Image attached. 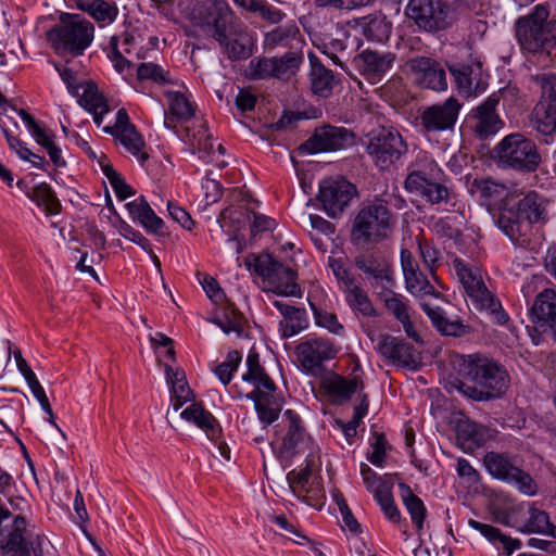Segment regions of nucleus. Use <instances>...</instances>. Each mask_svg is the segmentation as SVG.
I'll list each match as a JSON object with an SVG mask.
<instances>
[{
	"instance_id": "nucleus-37",
	"label": "nucleus",
	"mask_w": 556,
	"mask_h": 556,
	"mask_svg": "<svg viewBox=\"0 0 556 556\" xmlns=\"http://www.w3.org/2000/svg\"><path fill=\"white\" fill-rule=\"evenodd\" d=\"M83 93L79 97L78 103L88 112L93 115V121L98 126H101L104 115L109 113L110 108L106 99L99 91L96 85L88 83L81 85Z\"/></svg>"
},
{
	"instance_id": "nucleus-32",
	"label": "nucleus",
	"mask_w": 556,
	"mask_h": 556,
	"mask_svg": "<svg viewBox=\"0 0 556 556\" xmlns=\"http://www.w3.org/2000/svg\"><path fill=\"white\" fill-rule=\"evenodd\" d=\"M470 192L477 194L485 205L498 208L505 202L515 200L508 186L492 178L475 179L471 182Z\"/></svg>"
},
{
	"instance_id": "nucleus-2",
	"label": "nucleus",
	"mask_w": 556,
	"mask_h": 556,
	"mask_svg": "<svg viewBox=\"0 0 556 556\" xmlns=\"http://www.w3.org/2000/svg\"><path fill=\"white\" fill-rule=\"evenodd\" d=\"M514 33L523 55H545L556 60V18L546 5L536 4L514 23Z\"/></svg>"
},
{
	"instance_id": "nucleus-26",
	"label": "nucleus",
	"mask_w": 556,
	"mask_h": 556,
	"mask_svg": "<svg viewBox=\"0 0 556 556\" xmlns=\"http://www.w3.org/2000/svg\"><path fill=\"white\" fill-rule=\"evenodd\" d=\"M410 71L417 75L419 84L437 91L447 87L446 74L439 62L433 59L418 56L408 62Z\"/></svg>"
},
{
	"instance_id": "nucleus-51",
	"label": "nucleus",
	"mask_w": 556,
	"mask_h": 556,
	"mask_svg": "<svg viewBox=\"0 0 556 556\" xmlns=\"http://www.w3.org/2000/svg\"><path fill=\"white\" fill-rule=\"evenodd\" d=\"M350 35L346 31L342 33L340 38H331L321 46V51L328 55L332 62L340 67L344 66V59L351 55L350 47Z\"/></svg>"
},
{
	"instance_id": "nucleus-40",
	"label": "nucleus",
	"mask_w": 556,
	"mask_h": 556,
	"mask_svg": "<svg viewBox=\"0 0 556 556\" xmlns=\"http://www.w3.org/2000/svg\"><path fill=\"white\" fill-rule=\"evenodd\" d=\"M177 137L189 144L192 153H204L207 156H211V161L216 162L220 167H224L228 164L227 161L219 160V156L224 155L225 149L222 144H218L217 150L215 151L211 135L206 136L202 141V139H198L197 135H190V127L186 126L181 128V132L178 134Z\"/></svg>"
},
{
	"instance_id": "nucleus-30",
	"label": "nucleus",
	"mask_w": 556,
	"mask_h": 556,
	"mask_svg": "<svg viewBox=\"0 0 556 556\" xmlns=\"http://www.w3.org/2000/svg\"><path fill=\"white\" fill-rule=\"evenodd\" d=\"M230 60H245L253 53V40L244 27L231 26V30L216 40Z\"/></svg>"
},
{
	"instance_id": "nucleus-63",
	"label": "nucleus",
	"mask_w": 556,
	"mask_h": 556,
	"mask_svg": "<svg viewBox=\"0 0 556 556\" xmlns=\"http://www.w3.org/2000/svg\"><path fill=\"white\" fill-rule=\"evenodd\" d=\"M534 81L541 88V97L538 102L556 108V75L541 74L534 77Z\"/></svg>"
},
{
	"instance_id": "nucleus-15",
	"label": "nucleus",
	"mask_w": 556,
	"mask_h": 556,
	"mask_svg": "<svg viewBox=\"0 0 556 556\" xmlns=\"http://www.w3.org/2000/svg\"><path fill=\"white\" fill-rule=\"evenodd\" d=\"M460 108V103L451 97L442 103L422 109L416 118V125L428 134L452 129L457 122Z\"/></svg>"
},
{
	"instance_id": "nucleus-28",
	"label": "nucleus",
	"mask_w": 556,
	"mask_h": 556,
	"mask_svg": "<svg viewBox=\"0 0 556 556\" xmlns=\"http://www.w3.org/2000/svg\"><path fill=\"white\" fill-rule=\"evenodd\" d=\"M529 126L540 142L553 143L556 136V108L538 102L529 115Z\"/></svg>"
},
{
	"instance_id": "nucleus-53",
	"label": "nucleus",
	"mask_w": 556,
	"mask_h": 556,
	"mask_svg": "<svg viewBox=\"0 0 556 556\" xmlns=\"http://www.w3.org/2000/svg\"><path fill=\"white\" fill-rule=\"evenodd\" d=\"M29 197L38 206H42L48 214H58L61 211L59 199L52 188L46 182L37 185Z\"/></svg>"
},
{
	"instance_id": "nucleus-6",
	"label": "nucleus",
	"mask_w": 556,
	"mask_h": 556,
	"mask_svg": "<svg viewBox=\"0 0 556 556\" xmlns=\"http://www.w3.org/2000/svg\"><path fill=\"white\" fill-rule=\"evenodd\" d=\"M498 166L518 172H534L541 163L536 144L522 134L505 136L495 147Z\"/></svg>"
},
{
	"instance_id": "nucleus-64",
	"label": "nucleus",
	"mask_w": 556,
	"mask_h": 556,
	"mask_svg": "<svg viewBox=\"0 0 556 556\" xmlns=\"http://www.w3.org/2000/svg\"><path fill=\"white\" fill-rule=\"evenodd\" d=\"M328 265L331 268L338 282L340 283L342 291L358 282L356 278L351 274L350 269L345 266V263L341 257L336 258L330 256L328 258Z\"/></svg>"
},
{
	"instance_id": "nucleus-42",
	"label": "nucleus",
	"mask_w": 556,
	"mask_h": 556,
	"mask_svg": "<svg viewBox=\"0 0 556 556\" xmlns=\"http://www.w3.org/2000/svg\"><path fill=\"white\" fill-rule=\"evenodd\" d=\"M359 27L365 38L374 42H386L392 33V23L382 14H374L361 18Z\"/></svg>"
},
{
	"instance_id": "nucleus-21",
	"label": "nucleus",
	"mask_w": 556,
	"mask_h": 556,
	"mask_svg": "<svg viewBox=\"0 0 556 556\" xmlns=\"http://www.w3.org/2000/svg\"><path fill=\"white\" fill-rule=\"evenodd\" d=\"M353 142V134L343 127L326 125L315 130L314 135L301 146L308 153L337 151Z\"/></svg>"
},
{
	"instance_id": "nucleus-60",
	"label": "nucleus",
	"mask_w": 556,
	"mask_h": 556,
	"mask_svg": "<svg viewBox=\"0 0 556 556\" xmlns=\"http://www.w3.org/2000/svg\"><path fill=\"white\" fill-rule=\"evenodd\" d=\"M457 439L464 443L481 445L484 441L483 428L471 420H459L456 426Z\"/></svg>"
},
{
	"instance_id": "nucleus-62",
	"label": "nucleus",
	"mask_w": 556,
	"mask_h": 556,
	"mask_svg": "<svg viewBox=\"0 0 556 556\" xmlns=\"http://www.w3.org/2000/svg\"><path fill=\"white\" fill-rule=\"evenodd\" d=\"M137 77L140 80H152L156 84H169V73L161 65L152 62L140 63L137 67Z\"/></svg>"
},
{
	"instance_id": "nucleus-10",
	"label": "nucleus",
	"mask_w": 556,
	"mask_h": 556,
	"mask_svg": "<svg viewBox=\"0 0 556 556\" xmlns=\"http://www.w3.org/2000/svg\"><path fill=\"white\" fill-rule=\"evenodd\" d=\"M302 63V51H288L280 58H255L249 63L248 75L252 79H289L295 75Z\"/></svg>"
},
{
	"instance_id": "nucleus-24",
	"label": "nucleus",
	"mask_w": 556,
	"mask_h": 556,
	"mask_svg": "<svg viewBox=\"0 0 556 556\" xmlns=\"http://www.w3.org/2000/svg\"><path fill=\"white\" fill-rule=\"evenodd\" d=\"M444 172L427 152L420 151L408 167L404 181L405 189H417L420 184L431 180H444Z\"/></svg>"
},
{
	"instance_id": "nucleus-56",
	"label": "nucleus",
	"mask_w": 556,
	"mask_h": 556,
	"mask_svg": "<svg viewBox=\"0 0 556 556\" xmlns=\"http://www.w3.org/2000/svg\"><path fill=\"white\" fill-rule=\"evenodd\" d=\"M307 326L306 313L304 309L294 307L279 321V329L283 338H290Z\"/></svg>"
},
{
	"instance_id": "nucleus-23",
	"label": "nucleus",
	"mask_w": 556,
	"mask_h": 556,
	"mask_svg": "<svg viewBox=\"0 0 556 556\" xmlns=\"http://www.w3.org/2000/svg\"><path fill=\"white\" fill-rule=\"evenodd\" d=\"M247 396L253 400L257 417L262 424L267 426L278 419L283 406V399L277 393L275 383L267 382L265 389L253 390Z\"/></svg>"
},
{
	"instance_id": "nucleus-13",
	"label": "nucleus",
	"mask_w": 556,
	"mask_h": 556,
	"mask_svg": "<svg viewBox=\"0 0 556 556\" xmlns=\"http://www.w3.org/2000/svg\"><path fill=\"white\" fill-rule=\"evenodd\" d=\"M453 269L476 308L494 307V295L486 288L481 270L477 266L455 258Z\"/></svg>"
},
{
	"instance_id": "nucleus-46",
	"label": "nucleus",
	"mask_w": 556,
	"mask_h": 556,
	"mask_svg": "<svg viewBox=\"0 0 556 556\" xmlns=\"http://www.w3.org/2000/svg\"><path fill=\"white\" fill-rule=\"evenodd\" d=\"M516 528L523 533H540L556 539V526L551 522L547 513L534 507L529 509L527 520Z\"/></svg>"
},
{
	"instance_id": "nucleus-61",
	"label": "nucleus",
	"mask_w": 556,
	"mask_h": 556,
	"mask_svg": "<svg viewBox=\"0 0 556 556\" xmlns=\"http://www.w3.org/2000/svg\"><path fill=\"white\" fill-rule=\"evenodd\" d=\"M20 116L26 124L29 132L35 138L37 143L42 146L45 149L54 144V136L51 131L46 128L40 127V125L35 121V118L25 110L21 109L18 111Z\"/></svg>"
},
{
	"instance_id": "nucleus-58",
	"label": "nucleus",
	"mask_w": 556,
	"mask_h": 556,
	"mask_svg": "<svg viewBox=\"0 0 556 556\" xmlns=\"http://www.w3.org/2000/svg\"><path fill=\"white\" fill-rule=\"evenodd\" d=\"M391 489L392 486L390 484H380V486L375 490L374 497L389 520L400 522L401 513L394 503Z\"/></svg>"
},
{
	"instance_id": "nucleus-50",
	"label": "nucleus",
	"mask_w": 556,
	"mask_h": 556,
	"mask_svg": "<svg viewBox=\"0 0 556 556\" xmlns=\"http://www.w3.org/2000/svg\"><path fill=\"white\" fill-rule=\"evenodd\" d=\"M242 379L251 382L254 386V390L265 389V387H267V382L275 383L261 366L260 355L254 351H251L248 354L247 372L243 374Z\"/></svg>"
},
{
	"instance_id": "nucleus-55",
	"label": "nucleus",
	"mask_w": 556,
	"mask_h": 556,
	"mask_svg": "<svg viewBox=\"0 0 556 556\" xmlns=\"http://www.w3.org/2000/svg\"><path fill=\"white\" fill-rule=\"evenodd\" d=\"M451 74L453 75L455 83L463 92L470 94L477 90V87H473V81L477 79V72L480 71V67H473L471 65H451L448 66Z\"/></svg>"
},
{
	"instance_id": "nucleus-18",
	"label": "nucleus",
	"mask_w": 556,
	"mask_h": 556,
	"mask_svg": "<svg viewBox=\"0 0 556 556\" xmlns=\"http://www.w3.org/2000/svg\"><path fill=\"white\" fill-rule=\"evenodd\" d=\"M356 187L342 177L325 179L319 185L318 201L330 217H337L356 195Z\"/></svg>"
},
{
	"instance_id": "nucleus-19",
	"label": "nucleus",
	"mask_w": 556,
	"mask_h": 556,
	"mask_svg": "<svg viewBox=\"0 0 556 556\" xmlns=\"http://www.w3.org/2000/svg\"><path fill=\"white\" fill-rule=\"evenodd\" d=\"M103 131L112 135L140 164L149 159L143 138L137 131L135 125L130 123L125 109L117 111L115 122L105 125Z\"/></svg>"
},
{
	"instance_id": "nucleus-48",
	"label": "nucleus",
	"mask_w": 556,
	"mask_h": 556,
	"mask_svg": "<svg viewBox=\"0 0 556 556\" xmlns=\"http://www.w3.org/2000/svg\"><path fill=\"white\" fill-rule=\"evenodd\" d=\"M399 490L401 500L408 511L413 523L417 531H421L426 518V507L420 497L414 494L409 485L404 482H399Z\"/></svg>"
},
{
	"instance_id": "nucleus-20",
	"label": "nucleus",
	"mask_w": 556,
	"mask_h": 556,
	"mask_svg": "<svg viewBox=\"0 0 556 556\" xmlns=\"http://www.w3.org/2000/svg\"><path fill=\"white\" fill-rule=\"evenodd\" d=\"M534 329L556 342V291L546 288L539 292L529 311Z\"/></svg>"
},
{
	"instance_id": "nucleus-4",
	"label": "nucleus",
	"mask_w": 556,
	"mask_h": 556,
	"mask_svg": "<svg viewBox=\"0 0 556 556\" xmlns=\"http://www.w3.org/2000/svg\"><path fill=\"white\" fill-rule=\"evenodd\" d=\"M279 427L285 431L281 442L279 446L271 444L279 459L290 460L298 454H305V462L308 460L309 466L319 464L320 448L306 433L302 419L295 412L287 409Z\"/></svg>"
},
{
	"instance_id": "nucleus-8",
	"label": "nucleus",
	"mask_w": 556,
	"mask_h": 556,
	"mask_svg": "<svg viewBox=\"0 0 556 556\" xmlns=\"http://www.w3.org/2000/svg\"><path fill=\"white\" fill-rule=\"evenodd\" d=\"M254 271L268 283L267 290L285 296H300L301 290L295 282L296 275L270 254H262L254 258Z\"/></svg>"
},
{
	"instance_id": "nucleus-7",
	"label": "nucleus",
	"mask_w": 556,
	"mask_h": 556,
	"mask_svg": "<svg viewBox=\"0 0 556 556\" xmlns=\"http://www.w3.org/2000/svg\"><path fill=\"white\" fill-rule=\"evenodd\" d=\"M366 151L380 169H389L408 151L401 132L393 127H381L370 132Z\"/></svg>"
},
{
	"instance_id": "nucleus-3",
	"label": "nucleus",
	"mask_w": 556,
	"mask_h": 556,
	"mask_svg": "<svg viewBox=\"0 0 556 556\" xmlns=\"http://www.w3.org/2000/svg\"><path fill=\"white\" fill-rule=\"evenodd\" d=\"M94 26L79 14H62L60 23L48 31L47 38L59 54L81 55L91 45Z\"/></svg>"
},
{
	"instance_id": "nucleus-59",
	"label": "nucleus",
	"mask_w": 556,
	"mask_h": 556,
	"mask_svg": "<svg viewBox=\"0 0 556 556\" xmlns=\"http://www.w3.org/2000/svg\"><path fill=\"white\" fill-rule=\"evenodd\" d=\"M213 323L227 334L230 332L240 334L243 329L242 315L231 306H227L222 315H218L213 319Z\"/></svg>"
},
{
	"instance_id": "nucleus-38",
	"label": "nucleus",
	"mask_w": 556,
	"mask_h": 556,
	"mask_svg": "<svg viewBox=\"0 0 556 556\" xmlns=\"http://www.w3.org/2000/svg\"><path fill=\"white\" fill-rule=\"evenodd\" d=\"M165 372L167 383L170 386L172 406L174 412H178L184 404L193 399V393L189 388L184 370L166 366Z\"/></svg>"
},
{
	"instance_id": "nucleus-39",
	"label": "nucleus",
	"mask_w": 556,
	"mask_h": 556,
	"mask_svg": "<svg viewBox=\"0 0 556 556\" xmlns=\"http://www.w3.org/2000/svg\"><path fill=\"white\" fill-rule=\"evenodd\" d=\"M342 292L348 306L355 316H362L365 318H375L378 316V312L372 301L359 282L353 285L346 290H343Z\"/></svg>"
},
{
	"instance_id": "nucleus-5",
	"label": "nucleus",
	"mask_w": 556,
	"mask_h": 556,
	"mask_svg": "<svg viewBox=\"0 0 556 556\" xmlns=\"http://www.w3.org/2000/svg\"><path fill=\"white\" fill-rule=\"evenodd\" d=\"M395 225L388 202L376 198L364 203L353 224L352 236L364 243H376L389 237Z\"/></svg>"
},
{
	"instance_id": "nucleus-57",
	"label": "nucleus",
	"mask_w": 556,
	"mask_h": 556,
	"mask_svg": "<svg viewBox=\"0 0 556 556\" xmlns=\"http://www.w3.org/2000/svg\"><path fill=\"white\" fill-rule=\"evenodd\" d=\"M104 160L105 156L102 154L99 163L116 197L121 200H125L132 195V188L121 177V175L113 168V166L110 163H105Z\"/></svg>"
},
{
	"instance_id": "nucleus-16",
	"label": "nucleus",
	"mask_w": 556,
	"mask_h": 556,
	"mask_svg": "<svg viewBox=\"0 0 556 556\" xmlns=\"http://www.w3.org/2000/svg\"><path fill=\"white\" fill-rule=\"evenodd\" d=\"M198 24L215 40L224 37L235 25V16L225 0H207L201 4L195 16Z\"/></svg>"
},
{
	"instance_id": "nucleus-31",
	"label": "nucleus",
	"mask_w": 556,
	"mask_h": 556,
	"mask_svg": "<svg viewBox=\"0 0 556 556\" xmlns=\"http://www.w3.org/2000/svg\"><path fill=\"white\" fill-rule=\"evenodd\" d=\"M496 224L502 232L515 243L519 242L530 230L529 223L519 214L515 200L500 206Z\"/></svg>"
},
{
	"instance_id": "nucleus-17",
	"label": "nucleus",
	"mask_w": 556,
	"mask_h": 556,
	"mask_svg": "<svg viewBox=\"0 0 556 556\" xmlns=\"http://www.w3.org/2000/svg\"><path fill=\"white\" fill-rule=\"evenodd\" d=\"M303 469L291 470L287 475V480L293 494L304 501L307 505L316 508H321L326 495L325 490L319 477L313 476V470L318 468L317 466H309L308 460Z\"/></svg>"
},
{
	"instance_id": "nucleus-47",
	"label": "nucleus",
	"mask_w": 556,
	"mask_h": 556,
	"mask_svg": "<svg viewBox=\"0 0 556 556\" xmlns=\"http://www.w3.org/2000/svg\"><path fill=\"white\" fill-rule=\"evenodd\" d=\"M516 207L523 219L529 223V227L531 224L545 218L546 201L536 192H530L523 199L516 202Z\"/></svg>"
},
{
	"instance_id": "nucleus-34",
	"label": "nucleus",
	"mask_w": 556,
	"mask_h": 556,
	"mask_svg": "<svg viewBox=\"0 0 556 556\" xmlns=\"http://www.w3.org/2000/svg\"><path fill=\"white\" fill-rule=\"evenodd\" d=\"M362 387L357 378L346 379L334 372H328L320 381V388L336 402H346Z\"/></svg>"
},
{
	"instance_id": "nucleus-22",
	"label": "nucleus",
	"mask_w": 556,
	"mask_h": 556,
	"mask_svg": "<svg viewBox=\"0 0 556 556\" xmlns=\"http://www.w3.org/2000/svg\"><path fill=\"white\" fill-rule=\"evenodd\" d=\"M394 61V53L371 49L363 50L353 59L356 70L371 84L381 81L393 66Z\"/></svg>"
},
{
	"instance_id": "nucleus-35",
	"label": "nucleus",
	"mask_w": 556,
	"mask_h": 556,
	"mask_svg": "<svg viewBox=\"0 0 556 556\" xmlns=\"http://www.w3.org/2000/svg\"><path fill=\"white\" fill-rule=\"evenodd\" d=\"M180 417L203 430L212 441H215L222 431L216 418L201 403H192L180 413Z\"/></svg>"
},
{
	"instance_id": "nucleus-12",
	"label": "nucleus",
	"mask_w": 556,
	"mask_h": 556,
	"mask_svg": "<svg viewBox=\"0 0 556 556\" xmlns=\"http://www.w3.org/2000/svg\"><path fill=\"white\" fill-rule=\"evenodd\" d=\"M30 538L26 519L21 515L12 516L0 503V548L8 553L25 552L33 544Z\"/></svg>"
},
{
	"instance_id": "nucleus-49",
	"label": "nucleus",
	"mask_w": 556,
	"mask_h": 556,
	"mask_svg": "<svg viewBox=\"0 0 556 556\" xmlns=\"http://www.w3.org/2000/svg\"><path fill=\"white\" fill-rule=\"evenodd\" d=\"M76 8L87 12L98 23L111 24L118 14L117 7L105 0H84Z\"/></svg>"
},
{
	"instance_id": "nucleus-27",
	"label": "nucleus",
	"mask_w": 556,
	"mask_h": 556,
	"mask_svg": "<svg viewBox=\"0 0 556 556\" xmlns=\"http://www.w3.org/2000/svg\"><path fill=\"white\" fill-rule=\"evenodd\" d=\"M503 90L492 93L480 104L475 112V132L480 138H488L496 134L502 127V121L496 113V106L502 98Z\"/></svg>"
},
{
	"instance_id": "nucleus-36",
	"label": "nucleus",
	"mask_w": 556,
	"mask_h": 556,
	"mask_svg": "<svg viewBox=\"0 0 556 556\" xmlns=\"http://www.w3.org/2000/svg\"><path fill=\"white\" fill-rule=\"evenodd\" d=\"M129 215L137 220L147 231L160 233L164 223L156 216L148 201L143 197H139L126 204Z\"/></svg>"
},
{
	"instance_id": "nucleus-33",
	"label": "nucleus",
	"mask_w": 556,
	"mask_h": 556,
	"mask_svg": "<svg viewBox=\"0 0 556 556\" xmlns=\"http://www.w3.org/2000/svg\"><path fill=\"white\" fill-rule=\"evenodd\" d=\"M303 40L299 27L295 24H286L267 31L263 47L266 51L277 48H289L290 51H301Z\"/></svg>"
},
{
	"instance_id": "nucleus-41",
	"label": "nucleus",
	"mask_w": 556,
	"mask_h": 556,
	"mask_svg": "<svg viewBox=\"0 0 556 556\" xmlns=\"http://www.w3.org/2000/svg\"><path fill=\"white\" fill-rule=\"evenodd\" d=\"M308 59L311 63L309 81L312 91L321 97L329 96L334 84L332 72L326 68L314 53H309Z\"/></svg>"
},
{
	"instance_id": "nucleus-11",
	"label": "nucleus",
	"mask_w": 556,
	"mask_h": 556,
	"mask_svg": "<svg viewBox=\"0 0 556 556\" xmlns=\"http://www.w3.org/2000/svg\"><path fill=\"white\" fill-rule=\"evenodd\" d=\"M483 463L491 476L516 486L522 494L532 496L536 493V483L531 476L511 464L505 455L488 452Z\"/></svg>"
},
{
	"instance_id": "nucleus-14",
	"label": "nucleus",
	"mask_w": 556,
	"mask_h": 556,
	"mask_svg": "<svg viewBox=\"0 0 556 556\" xmlns=\"http://www.w3.org/2000/svg\"><path fill=\"white\" fill-rule=\"evenodd\" d=\"M333 343L325 338H308L296 346V356L302 369L318 377L324 372V363L337 356Z\"/></svg>"
},
{
	"instance_id": "nucleus-25",
	"label": "nucleus",
	"mask_w": 556,
	"mask_h": 556,
	"mask_svg": "<svg viewBox=\"0 0 556 556\" xmlns=\"http://www.w3.org/2000/svg\"><path fill=\"white\" fill-rule=\"evenodd\" d=\"M165 96L168 109L164 111V126L178 135L181 132L178 125L188 123L194 116L195 105L180 91H166Z\"/></svg>"
},
{
	"instance_id": "nucleus-52",
	"label": "nucleus",
	"mask_w": 556,
	"mask_h": 556,
	"mask_svg": "<svg viewBox=\"0 0 556 556\" xmlns=\"http://www.w3.org/2000/svg\"><path fill=\"white\" fill-rule=\"evenodd\" d=\"M408 192L421 197L431 204H439L448 199V189L444 180H431L420 184L417 189H406Z\"/></svg>"
},
{
	"instance_id": "nucleus-54",
	"label": "nucleus",
	"mask_w": 556,
	"mask_h": 556,
	"mask_svg": "<svg viewBox=\"0 0 556 556\" xmlns=\"http://www.w3.org/2000/svg\"><path fill=\"white\" fill-rule=\"evenodd\" d=\"M405 278L406 290L416 298L424 299L426 296H439V292L427 280L420 270L412 273Z\"/></svg>"
},
{
	"instance_id": "nucleus-43",
	"label": "nucleus",
	"mask_w": 556,
	"mask_h": 556,
	"mask_svg": "<svg viewBox=\"0 0 556 556\" xmlns=\"http://www.w3.org/2000/svg\"><path fill=\"white\" fill-rule=\"evenodd\" d=\"M384 305L386 308L403 325L406 334L417 341L418 334L410 321L407 300L402 294L390 291L384 295Z\"/></svg>"
},
{
	"instance_id": "nucleus-44",
	"label": "nucleus",
	"mask_w": 556,
	"mask_h": 556,
	"mask_svg": "<svg viewBox=\"0 0 556 556\" xmlns=\"http://www.w3.org/2000/svg\"><path fill=\"white\" fill-rule=\"evenodd\" d=\"M468 525L479 531L485 539L494 545L502 547L507 556L511 555L516 549H519L521 542L518 539H513L505 535L502 531L491 525L482 523L475 519H469Z\"/></svg>"
},
{
	"instance_id": "nucleus-45",
	"label": "nucleus",
	"mask_w": 556,
	"mask_h": 556,
	"mask_svg": "<svg viewBox=\"0 0 556 556\" xmlns=\"http://www.w3.org/2000/svg\"><path fill=\"white\" fill-rule=\"evenodd\" d=\"M355 266L364 274L376 280L392 282V273L389 264L375 254H361L355 257Z\"/></svg>"
},
{
	"instance_id": "nucleus-29",
	"label": "nucleus",
	"mask_w": 556,
	"mask_h": 556,
	"mask_svg": "<svg viewBox=\"0 0 556 556\" xmlns=\"http://www.w3.org/2000/svg\"><path fill=\"white\" fill-rule=\"evenodd\" d=\"M376 350L382 357L403 367H412L417 363L413 346L390 334L378 337Z\"/></svg>"
},
{
	"instance_id": "nucleus-9",
	"label": "nucleus",
	"mask_w": 556,
	"mask_h": 556,
	"mask_svg": "<svg viewBox=\"0 0 556 556\" xmlns=\"http://www.w3.org/2000/svg\"><path fill=\"white\" fill-rule=\"evenodd\" d=\"M406 16L426 31H439L453 24L451 9L445 0H409Z\"/></svg>"
},
{
	"instance_id": "nucleus-1",
	"label": "nucleus",
	"mask_w": 556,
	"mask_h": 556,
	"mask_svg": "<svg viewBox=\"0 0 556 556\" xmlns=\"http://www.w3.org/2000/svg\"><path fill=\"white\" fill-rule=\"evenodd\" d=\"M457 372L465 381H456L454 388L475 402L501 399L510 384L507 369L497 361L479 353L459 356Z\"/></svg>"
}]
</instances>
